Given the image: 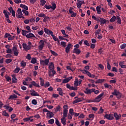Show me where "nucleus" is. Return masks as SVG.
<instances>
[{
  "label": "nucleus",
  "instance_id": "c9c22d12",
  "mask_svg": "<svg viewBox=\"0 0 126 126\" xmlns=\"http://www.w3.org/2000/svg\"><path fill=\"white\" fill-rule=\"evenodd\" d=\"M21 66H22L23 68H24V67L26 66V62H25L24 61H22L21 62Z\"/></svg>",
  "mask_w": 126,
  "mask_h": 126
},
{
  "label": "nucleus",
  "instance_id": "864d4df0",
  "mask_svg": "<svg viewBox=\"0 0 126 126\" xmlns=\"http://www.w3.org/2000/svg\"><path fill=\"white\" fill-rule=\"evenodd\" d=\"M55 124H56L57 126H61V125H60V122L58 119H56V120H55Z\"/></svg>",
  "mask_w": 126,
  "mask_h": 126
},
{
  "label": "nucleus",
  "instance_id": "aec40b11",
  "mask_svg": "<svg viewBox=\"0 0 126 126\" xmlns=\"http://www.w3.org/2000/svg\"><path fill=\"white\" fill-rule=\"evenodd\" d=\"M8 10L10 11V13L12 14V16H13V17H15V11L13 10L12 7H9L8 8Z\"/></svg>",
  "mask_w": 126,
  "mask_h": 126
},
{
  "label": "nucleus",
  "instance_id": "1a4fd4ad",
  "mask_svg": "<svg viewBox=\"0 0 126 126\" xmlns=\"http://www.w3.org/2000/svg\"><path fill=\"white\" fill-rule=\"evenodd\" d=\"M111 94L117 96V98H118V99H120L121 98H122V93H120L119 91H117V90H114V92H112Z\"/></svg>",
  "mask_w": 126,
  "mask_h": 126
},
{
  "label": "nucleus",
  "instance_id": "4c0bfd02",
  "mask_svg": "<svg viewBox=\"0 0 126 126\" xmlns=\"http://www.w3.org/2000/svg\"><path fill=\"white\" fill-rule=\"evenodd\" d=\"M20 70V68L19 67H16V68L14 70V73H18Z\"/></svg>",
  "mask_w": 126,
  "mask_h": 126
},
{
  "label": "nucleus",
  "instance_id": "a878e982",
  "mask_svg": "<svg viewBox=\"0 0 126 126\" xmlns=\"http://www.w3.org/2000/svg\"><path fill=\"white\" fill-rule=\"evenodd\" d=\"M82 101H83L82 98H79V99H75V100H74V101H73V104H75L76 103H80Z\"/></svg>",
  "mask_w": 126,
  "mask_h": 126
},
{
  "label": "nucleus",
  "instance_id": "e2e57ef3",
  "mask_svg": "<svg viewBox=\"0 0 126 126\" xmlns=\"http://www.w3.org/2000/svg\"><path fill=\"white\" fill-rule=\"evenodd\" d=\"M102 50H103V48L98 49V53H99V55H102V54H103V51Z\"/></svg>",
  "mask_w": 126,
  "mask_h": 126
},
{
  "label": "nucleus",
  "instance_id": "58836bf2",
  "mask_svg": "<svg viewBox=\"0 0 126 126\" xmlns=\"http://www.w3.org/2000/svg\"><path fill=\"white\" fill-rule=\"evenodd\" d=\"M14 38H15V36H12L10 34V36L8 37V41H12Z\"/></svg>",
  "mask_w": 126,
  "mask_h": 126
},
{
  "label": "nucleus",
  "instance_id": "cd10ccee",
  "mask_svg": "<svg viewBox=\"0 0 126 126\" xmlns=\"http://www.w3.org/2000/svg\"><path fill=\"white\" fill-rule=\"evenodd\" d=\"M30 85H33V86H35L36 88H40L39 85H38V84L36 83L34 81L32 82L31 84H30Z\"/></svg>",
  "mask_w": 126,
  "mask_h": 126
},
{
  "label": "nucleus",
  "instance_id": "f8f14e48",
  "mask_svg": "<svg viewBox=\"0 0 126 126\" xmlns=\"http://www.w3.org/2000/svg\"><path fill=\"white\" fill-rule=\"evenodd\" d=\"M17 17H18V18H23V19H24V16H22L23 15V14H22V11L21 10V9L18 8L17 10Z\"/></svg>",
  "mask_w": 126,
  "mask_h": 126
},
{
  "label": "nucleus",
  "instance_id": "4d7b16f0",
  "mask_svg": "<svg viewBox=\"0 0 126 126\" xmlns=\"http://www.w3.org/2000/svg\"><path fill=\"white\" fill-rule=\"evenodd\" d=\"M26 59H27V60L30 61V60H31V55H30V54H28L27 56L26 57Z\"/></svg>",
  "mask_w": 126,
  "mask_h": 126
},
{
  "label": "nucleus",
  "instance_id": "f704fd0d",
  "mask_svg": "<svg viewBox=\"0 0 126 126\" xmlns=\"http://www.w3.org/2000/svg\"><path fill=\"white\" fill-rule=\"evenodd\" d=\"M50 86V84H49V82H46L45 84H43V85H42V87L47 88L48 87H49Z\"/></svg>",
  "mask_w": 126,
  "mask_h": 126
},
{
  "label": "nucleus",
  "instance_id": "c85d7f7f",
  "mask_svg": "<svg viewBox=\"0 0 126 126\" xmlns=\"http://www.w3.org/2000/svg\"><path fill=\"white\" fill-rule=\"evenodd\" d=\"M57 91L59 92V94L60 95V96H63V90L62 89L59 88L57 89Z\"/></svg>",
  "mask_w": 126,
  "mask_h": 126
},
{
  "label": "nucleus",
  "instance_id": "f3484780",
  "mask_svg": "<svg viewBox=\"0 0 126 126\" xmlns=\"http://www.w3.org/2000/svg\"><path fill=\"white\" fill-rule=\"evenodd\" d=\"M105 118L108 120H112L114 119L113 115L112 114H105Z\"/></svg>",
  "mask_w": 126,
  "mask_h": 126
},
{
  "label": "nucleus",
  "instance_id": "9b49d317",
  "mask_svg": "<svg viewBox=\"0 0 126 126\" xmlns=\"http://www.w3.org/2000/svg\"><path fill=\"white\" fill-rule=\"evenodd\" d=\"M40 63L41 65H43V66H45V65H48V64H49V63H50V59L40 60Z\"/></svg>",
  "mask_w": 126,
  "mask_h": 126
},
{
  "label": "nucleus",
  "instance_id": "a19ab883",
  "mask_svg": "<svg viewBox=\"0 0 126 126\" xmlns=\"http://www.w3.org/2000/svg\"><path fill=\"white\" fill-rule=\"evenodd\" d=\"M50 53H51L52 55H53L55 57H58V54L57 53H56V52H55L52 50H50Z\"/></svg>",
  "mask_w": 126,
  "mask_h": 126
},
{
  "label": "nucleus",
  "instance_id": "72a5a7b5",
  "mask_svg": "<svg viewBox=\"0 0 126 126\" xmlns=\"http://www.w3.org/2000/svg\"><path fill=\"white\" fill-rule=\"evenodd\" d=\"M31 63H32L33 64H35V63H37V59L35 58H32V59Z\"/></svg>",
  "mask_w": 126,
  "mask_h": 126
},
{
  "label": "nucleus",
  "instance_id": "5701e85b",
  "mask_svg": "<svg viewBox=\"0 0 126 126\" xmlns=\"http://www.w3.org/2000/svg\"><path fill=\"white\" fill-rule=\"evenodd\" d=\"M46 115L47 118L51 119L54 117V113L53 112L47 113Z\"/></svg>",
  "mask_w": 126,
  "mask_h": 126
},
{
  "label": "nucleus",
  "instance_id": "49530a36",
  "mask_svg": "<svg viewBox=\"0 0 126 126\" xmlns=\"http://www.w3.org/2000/svg\"><path fill=\"white\" fill-rule=\"evenodd\" d=\"M11 62H12V59H6L5 61L6 63H7V64L10 63Z\"/></svg>",
  "mask_w": 126,
  "mask_h": 126
},
{
  "label": "nucleus",
  "instance_id": "dca6fc26",
  "mask_svg": "<svg viewBox=\"0 0 126 126\" xmlns=\"http://www.w3.org/2000/svg\"><path fill=\"white\" fill-rule=\"evenodd\" d=\"M44 31L45 32V34H47V35H51V36H52V35H53L54 34V32H52V31L49 30L47 28H44Z\"/></svg>",
  "mask_w": 126,
  "mask_h": 126
},
{
  "label": "nucleus",
  "instance_id": "13d9d810",
  "mask_svg": "<svg viewBox=\"0 0 126 126\" xmlns=\"http://www.w3.org/2000/svg\"><path fill=\"white\" fill-rule=\"evenodd\" d=\"M70 115L71 116L74 115V117H78V116H79V115H80V113H75L70 114Z\"/></svg>",
  "mask_w": 126,
  "mask_h": 126
},
{
  "label": "nucleus",
  "instance_id": "39448f33",
  "mask_svg": "<svg viewBox=\"0 0 126 126\" xmlns=\"http://www.w3.org/2000/svg\"><path fill=\"white\" fill-rule=\"evenodd\" d=\"M45 43H46V41L45 40H40L38 43V50L39 52H41V51L43 50V49H44V47H45Z\"/></svg>",
  "mask_w": 126,
  "mask_h": 126
},
{
  "label": "nucleus",
  "instance_id": "37998d69",
  "mask_svg": "<svg viewBox=\"0 0 126 126\" xmlns=\"http://www.w3.org/2000/svg\"><path fill=\"white\" fill-rule=\"evenodd\" d=\"M104 80H97L96 81L94 82L95 84H100V83H102L104 82Z\"/></svg>",
  "mask_w": 126,
  "mask_h": 126
},
{
  "label": "nucleus",
  "instance_id": "ddd939ff",
  "mask_svg": "<svg viewBox=\"0 0 126 126\" xmlns=\"http://www.w3.org/2000/svg\"><path fill=\"white\" fill-rule=\"evenodd\" d=\"M5 48L7 49L6 50V52L7 54H12V49H11L10 48V45L7 44L5 46Z\"/></svg>",
  "mask_w": 126,
  "mask_h": 126
},
{
  "label": "nucleus",
  "instance_id": "a18cd8bd",
  "mask_svg": "<svg viewBox=\"0 0 126 126\" xmlns=\"http://www.w3.org/2000/svg\"><path fill=\"white\" fill-rule=\"evenodd\" d=\"M2 115L3 116L5 117H9V114L6 112V111H4L2 112Z\"/></svg>",
  "mask_w": 126,
  "mask_h": 126
},
{
  "label": "nucleus",
  "instance_id": "8fccbe9b",
  "mask_svg": "<svg viewBox=\"0 0 126 126\" xmlns=\"http://www.w3.org/2000/svg\"><path fill=\"white\" fill-rule=\"evenodd\" d=\"M49 19L50 17L45 16L43 19V22H46V21H48V20H49Z\"/></svg>",
  "mask_w": 126,
  "mask_h": 126
},
{
  "label": "nucleus",
  "instance_id": "052dcab7",
  "mask_svg": "<svg viewBox=\"0 0 126 126\" xmlns=\"http://www.w3.org/2000/svg\"><path fill=\"white\" fill-rule=\"evenodd\" d=\"M9 36H10V33H5L4 36V38H8Z\"/></svg>",
  "mask_w": 126,
  "mask_h": 126
},
{
  "label": "nucleus",
  "instance_id": "2f4dec72",
  "mask_svg": "<svg viewBox=\"0 0 126 126\" xmlns=\"http://www.w3.org/2000/svg\"><path fill=\"white\" fill-rule=\"evenodd\" d=\"M20 7H22V8H24L25 10H28V7L25 5H24L23 4H21L20 5Z\"/></svg>",
  "mask_w": 126,
  "mask_h": 126
},
{
  "label": "nucleus",
  "instance_id": "393cba45",
  "mask_svg": "<svg viewBox=\"0 0 126 126\" xmlns=\"http://www.w3.org/2000/svg\"><path fill=\"white\" fill-rule=\"evenodd\" d=\"M119 65L122 68H126V65L125 64V61L120 62Z\"/></svg>",
  "mask_w": 126,
  "mask_h": 126
},
{
  "label": "nucleus",
  "instance_id": "ea45409f",
  "mask_svg": "<svg viewBox=\"0 0 126 126\" xmlns=\"http://www.w3.org/2000/svg\"><path fill=\"white\" fill-rule=\"evenodd\" d=\"M55 123V120L54 119H51L48 120V124L53 125Z\"/></svg>",
  "mask_w": 126,
  "mask_h": 126
},
{
  "label": "nucleus",
  "instance_id": "774afa93",
  "mask_svg": "<svg viewBox=\"0 0 126 126\" xmlns=\"http://www.w3.org/2000/svg\"><path fill=\"white\" fill-rule=\"evenodd\" d=\"M98 66H99L102 70L104 69V66L102 65V64H98Z\"/></svg>",
  "mask_w": 126,
  "mask_h": 126
},
{
  "label": "nucleus",
  "instance_id": "de8ad7c7",
  "mask_svg": "<svg viewBox=\"0 0 126 126\" xmlns=\"http://www.w3.org/2000/svg\"><path fill=\"white\" fill-rule=\"evenodd\" d=\"M61 45L63 46V48H64L66 46V42L64 41H62L61 42Z\"/></svg>",
  "mask_w": 126,
  "mask_h": 126
},
{
  "label": "nucleus",
  "instance_id": "f03ea898",
  "mask_svg": "<svg viewBox=\"0 0 126 126\" xmlns=\"http://www.w3.org/2000/svg\"><path fill=\"white\" fill-rule=\"evenodd\" d=\"M104 95V93H101L99 95L97 96L93 100L91 99H88L86 100V102L87 103H96L99 102L100 101H101V99H102V96Z\"/></svg>",
  "mask_w": 126,
  "mask_h": 126
},
{
  "label": "nucleus",
  "instance_id": "6ab92c4d",
  "mask_svg": "<svg viewBox=\"0 0 126 126\" xmlns=\"http://www.w3.org/2000/svg\"><path fill=\"white\" fill-rule=\"evenodd\" d=\"M48 68L50 70H54L55 69V64L53 62H51L49 63Z\"/></svg>",
  "mask_w": 126,
  "mask_h": 126
},
{
  "label": "nucleus",
  "instance_id": "423d86ee",
  "mask_svg": "<svg viewBox=\"0 0 126 126\" xmlns=\"http://www.w3.org/2000/svg\"><path fill=\"white\" fill-rule=\"evenodd\" d=\"M51 4L52 5L45 4L44 5V7L46 8V9H51V8L53 10H55V9H56L57 8V5L55 3H52Z\"/></svg>",
  "mask_w": 126,
  "mask_h": 126
},
{
  "label": "nucleus",
  "instance_id": "4be33fe9",
  "mask_svg": "<svg viewBox=\"0 0 126 126\" xmlns=\"http://www.w3.org/2000/svg\"><path fill=\"white\" fill-rule=\"evenodd\" d=\"M114 117L116 118V121H118L120 120V119L121 117V116L120 114L118 115L117 113L116 112V113H114Z\"/></svg>",
  "mask_w": 126,
  "mask_h": 126
},
{
  "label": "nucleus",
  "instance_id": "f257e3e1",
  "mask_svg": "<svg viewBox=\"0 0 126 126\" xmlns=\"http://www.w3.org/2000/svg\"><path fill=\"white\" fill-rule=\"evenodd\" d=\"M63 117L61 118V123L63 126L66 125V119L65 118L67 117V114L68 113V105H63Z\"/></svg>",
  "mask_w": 126,
  "mask_h": 126
},
{
  "label": "nucleus",
  "instance_id": "09e8293b",
  "mask_svg": "<svg viewBox=\"0 0 126 126\" xmlns=\"http://www.w3.org/2000/svg\"><path fill=\"white\" fill-rule=\"evenodd\" d=\"M45 4H46V0H40L41 5H42V6H43V5H45Z\"/></svg>",
  "mask_w": 126,
  "mask_h": 126
},
{
  "label": "nucleus",
  "instance_id": "338daca9",
  "mask_svg": "<svg viewBox=\"0 0 126 126\" xmlns=\"http://www.w3.org/2000/svg\"><path fill=\"white\" fill-rule=\"evenodd\" d=\"M3 58L0 56V63H3Z\"/></svg>",
  "mask_w": 126,
  "mask_h": 126
},
{
  "label": "nucleus",
  "instance_id": "7c9ffc66",
  "mask_svg": "<svg viewBox=\"0 0 126 126\" xmlns=\"http://www.w3.org/2000/svg\"><path fill=\"white\" fill-rule=\"evenodd\" d=\"M116 19H117V24H122V20H121L120 16H117Z\"/></svg>",
  "mask_w": 126,
  "mask_h": 126
},
{
  "label": "nucleus",
  "instance_id": "bb28decb",
  "mask_svg": "<svg viewBox=\"0 0 126 126\" xmlns=\"http://www.w3.org/2000/svg\"><path fill=\"white\" fill-rule=\"evenodd\" d=\"M17 98V96L16 94H12L10 95V96L9 97H8V100H12L14 98Z\"/></svg>",
  "mask_w": 126,
  "mask_h": 126
},
{
  "label": "nucleus",
  "instance_id": "2eb2a0df",
  "mask_svg": "<svg viewBox=\"0 0 126 126\" xmlns=\"http://www.w3.org/2000/svg\"><path fill=\"white\" fill-rule=\"evenodd\" d=\"M73 47V45L71 44V43H69L67 44V46L65 48V52L67 54L69 53V51H70V48Z\"/></svg>",
  "mask_w": 126,
  "mask_h": 126
},
{
  "label": "nucleus",
  "instance_id": "c756f323",
  "mask_svg": "<svg viewBox=\"0 0 126 126\" xmlns=\"http://www.w3.org/2000/svg\"><path fill=\"white\" fill-rule=\"evenodd\" d=\"M97 14H101V7L97 6L96 8Z\"/></svg>",
  "mask_w": 126,
  "mask_h": 126
},
{
  "label": "nucleus",
  "instance_id": "a211bd4d",
  "mask_svg": "<svg viewBox=\"0 0 126 126\" xmlns=\"http://www.w3.org/2000/svg\"><path fill=\"white\" fill-rule=\"evenodd\" d=\"M30 92H31V94L32 96H40L39 94L38 93H37V92H36V91H35L34 90L30 91Z\"/></svg>",
  "mask_w": 126,
  "mask_h": 126
},
{
  "label": "nucleus",
  "instance_id": "9d476101",
  "mask_svg": "<svg viewBox=\"0 0 126 126\" xmlns=\"http://www.w3.org/2000/svg\"><path fill=\"white\" fill-rule=\"evenodd\" d=\"M3 13L6 17V20L7 22L10 24L11 23V21L9 20V12H7V11L6 10H4Z\"/></svg>",
  "mask_w": 126,
  "mask_h": 126
},
{
  "label": "nucleus",
  "instance_id": "e433bc0d",
  "mask_svg": "<svg viewBox=\"0 0 126 126\" xmlns=\"http://www.w3.org/2000/svg\"><path fill=\"white\" fill-rule=\"evenodd\" d=\"M117 19V17H116V16H113L111 19L110 20V22H115Z\"/></svg>",
  "mask_w": 126,
  "mask_h": 126
},
{
  "label": "nucleus",
  "instance_id": "69168bd1",
  "mask_svg": "<svg viewBox=\"0 0 126 126\" xmlns=\"http://www.w3.org/2000/svg\"><path fill=\"white\" fill-rule=\"evenodd\" d=\"M37 29H39V26H36L35 27H32V30H37Z\"/></svg>",
  "mask_w": 126,
  "mask_h": 126
},
{
  "label": "nucleus",
  "instance_id": "20e7f679",
  "mask_svg": "<svg viewBox=\"0 0 126 126\" xmlns=\"http://www.w3.org/2000/svg\"><path fill=\"white\" fill-rule=\"evenodd\" d=\"M28 45H27V44L25 43H23L22 44L23 48L25 51L27 52V51H29L30 49H31V46H32V43L31 42L29 41L28 42Z\"/></svg>",
  "mask_w": 126,
  "mask_h": 126
},
{
  "label": "nucleus",
  "instance_id": "c03bdc74",
  "mask_svg": "<svg viewBox=\"0 0 126 126\" xmlns=\"http://www.w3.org/2000/svg\"><path fill=\"white\" fill-rule=\"evenodd\" d=\"M53 40L57 42V41H58L59 38L58 37H56V36L54 35V33L51 35Z\"/></svg>",
  "mask_w": 126,
  "mask_h": 126
},
{
  "label": "nucleus",
  "instance_id": "0e129e2a",
  "mask_svg": "<svg viewBox=\"0 0 126 126\" xmlns=\"http://www.w3.org/2000/svg\"><path fill=\"white\" fill-rule=\"evenodd\" d=\"M37 34L39 35V36H42L43 34H44V32L43 31H40L37 32Z\"/></svg>",
  "mask_w": 126,
  "mask_h": 126
},
{
  "label": "nucleus",
  "instance_id": "0eeeda50",
  "mask_svg": "<svg viewBox=\"0 0 126 126\" xmlns=\"http://www.w3.org/2000/svg\"><path fill=\"white\" fill-rule=\"evenodd\" d=\"M17 48H18V46L15 45L13 46L12 49V51L13 52L15 57H17L18 55H19V51H18Z\"/></svg>",
  "mask_w": 126,
  "mask_h": 126
},
{
  "label": "nucleus",
  "instance_id": "603ef678",
  "mask_svg": "<svg viewBox=\"0 0 126 126\" xmlns=\"http://www.w3.org/2000/svg\"><path fill=\"white\" fill-rule=\"evenodd\" d=\"M68 89H69V90L72 91L74 90V91L77 90V88L76 87H71V88H67Z\"/></svg>",
  "mask_w": 126,
  "mask_h": 126
},
{
  "label": "nucleus",
  "instance_id": "4468645a",
  "mask_svg": "<svg viewBox=\"0 0 126 126\" xmlns=\"http://www.w3.org/2000/svg\"><path fill=\"white\" fill-rule=\"evenodd\" d=\"M94 89L89 90L88 88H86L85 90L84 91V93H85V94H90L92 93H93L94 92Z\"/></svg>",
  "mask_w": 126,
  "mask_h": 126
},
{
  "label": "nucleus",
  "instance_id": "b1692460",
  "mask_svg": "<svg viewBox=\"0 0 126 126\" xmlns=\"http://www.w3.org/2000/svg\"><path fill=\"white\" fill-rule=\"evenodd\" d=\"M81 82H82V80L78 81V80H75L74 81V87H77L79 85H80L81 84Z\"/></svg>",
  "mask_w": 126,
  "mask_h": 126
},
{
  "label": "nucleus",
  "instance_id": "6e6d98bb",
  "mask_svg": "<svg viewBox=\"0 0 126 126\" xmlns=\"http://www.w3.org/2000/svg\"><path fill=\"white\" fill-rule=\"evenodd\" d=\"M84 44L85 45H86V46H88V47H89V46H90V44H89V42H88V41H87V40H85L84 41Z\"/></svg>",
  "mask_w": 126,
  "mask_h": 126
},
{
  "label": "nucleus",
  "instance_id": "680f3d73",
  "mask_svg": "<svg viewBox=\"0 0 126 126\" xmlns=\"http://www.w3.org/2000/svg\"><path fill=\"white\" fill-rule=\"evenodd\" d=\"M45 16H46V15H45V14L44 13H40L39 14H38L39 17H43V18H44Z\"/></svg>",
  "mask_w": 126,
  "mask_h": 126
},
{
  "label": "nucleus",
  "instance_id": "3c124183",
  "mask_svg": "<svg viewBox=\"0 0 126 126\" xmlns=\"http://www.w3.org/2000/svg\"><path fill=\"white\" fill-rule=\"evenodd\" d=\"M22 12L25 13V15H27V16L28 15V14H29V12H28V11L25 9H23Z\"/></svg>",
  "mask_w": 126,
  "mask_h": 126
},
{
  "label": "nucleus",
  "instance_id": "412c9836",
  "mask_svg": "<svg viewBox=\"0 0 126 126\" xmlns=\"http://www.w3.org/2000/svg\"><path fill=\"white\" fill-rule=\"evenodd\" d=\"M73 53L74 54H76L77 55H79V54L81 53V51L78 48H75L73 50Z\"/></svg>",
  "mask_w": 126,
  "mask_h": 126
},
{
  "label": "nucleus",
  "instance_id": "79ce46f5",
  "mask_svg": "<svg viewBox=\"0 0 126 126\" xmlns=\"http://www.w3.org/2000/svg\"><path fill=\"white\" fill-rule=\"evenodd\" d=\"M104 87H105V88H107V89L111 88V86L107 83L104 84Z\"/></svg>",
  "mask_w": 126,
  "mask_h": 126
},
{
  "label": "nucleus",
  "instance_id": "6e6552de",
  "mask_svg": "<svg viewBox=\"0 0 126 126\" xmlns=\"http://www.w3.org/2000/svg\"><path fill=\"white\" fill-rule=\"evenodd\" d=\"M81 71L82 73H84V74H87V75L89 77H91V78H94L95 77V75L94 74H91V73L87 70L83 69L81 70Z\"/></svg>",
  "mask_w": 126,
  "mask_h": 126
},
{
  "label": "nucleus",
  "instance_id": "473e14b6",
  "mask_svg": "<svg viewBox=\"0 0 126 126\" xmlns=\"http://www.w3.org/2000/svg\"><path fill=\"white\" fill-rule=\"evenodd\" d=\"M100 25H102V24H105L106 23V19L102 18H100Z\"/></svg>",
  "mask_w": 126,
  "mask_h": 126
},
{
  "label": "nucleus",
  "instance_id": "bf43d9fd",
  "mask_svg": "<svg viewBox=\"0 0 126 126\" xmlns=\"http://www.w3.org/2000/svg\"><path fill=\"white\" fill-rule=\"evenodd\" d=\"M126 47V43H123V44H122L121 46H120V48L121 49H125Z\"/></svg>",
  "mask_w": 126,
  "mask_h": 126
},
{
  "label": "nucleus",
  "instance_id": "7ed1b4c3",
  "mask_svg": "<svg viewBox=\"0 0 126 126\" xmlns=\"http://www.w3.org/2000/svg\"><path fill=\"white\" fill-rule=\"evenodd\" d=\"M23 36H25L26 38H35V35L30 32L25 31L24 30H22Z\"/></svg>",
  "mask_w": 126,
  "mask_h": 126
},
{
  "label": "nucleus",
  "instance_id": "5fc2aeb1",
  "mask_svg": "<svg viewBox=\"0 0 126 126\" xmlns=\"http://www.w3.org/2000/svg\"><path fill=\"white\" fill-rule=\"evenodd\" d=\"M37 100L36 99H32V104H33L34 105H37Z\"/></svg>",
  "mask_w": 126,
  "mask_h": 126
}]
</instances>
